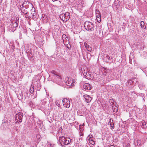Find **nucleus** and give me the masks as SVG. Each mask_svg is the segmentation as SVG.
I'll return each mask as SVG.
<instances>
[{
  "mask_svg": "<svg viewBox=\"0 0 147 147\" xmlns=\"http://www.w3.org/2000/svg\"><path fill=\"white\" fill-rule=\"evenodd\" d=\"M71 141V140L70 138L66 139L63 136L59 137V144H61V145L63 146L65 145H68L70 143Z\"/></svg>",
  "mask_w": 147,
  "mask_h": 147,
  "instance_id": "nucleus-1",
  "label": "nucleus"
},
{
  "mask_svg": "<svg viewBox=\"0 0 147 147\" xmlns=\"http://www.w3.org/2000/svg\"><path fill=\"white\" fill-rule=\"evenodd\" d=\"M18 20V19H17L16 18V20H14L11 21L10 26L11 27V28L9 29V31L13 32L16 30V28L18 26L19 22Z\"/></svg>",
  "mask_w": 147,
  "mask_h": 147,
  "instance_id": "nucleus-2",
  "label": "nucleus"
},
{
  "mask_svg": "<svg viewBox=\"0 0 147 147\" xmlns=\"http://www.w3.org/2000/svg\"><path fill=\"white\" fill-rule=\"evenodd\" d=\"M85 29L89 31L94 30L93 25L92 23L90 22L86 21L84 24Z\"/></svg>",
  "mask_w": 147,
  "mask_h": 147,
  "instance_id": "nucleus-3",
  "label": "nucleus"
},
{
  "mask_svg": "<svg viewBox=\"0 0 147 147\" xmlns=\"http://www.w3.org/2000/svg\"><path fill=\"white\" fill-rule=\"evenodd\" d=\"M23 116V113L21 112H19L16 114L15 115L16 122L19 123L22 122Z\"/></svg>",
  "mask_w": 147,
  "mask_h": 147,
  "instance_id": "nucleus-4",
  "label": "nucleus"
},
{
  "mask_svg": "<svg viewBox=\"0 0 147 147\" xmlns=\"http://www.w3.org/2000/svg\"><path fill=\"white\" fill-rule=\"evenodd\" d=\"M53 73L54 74V77L55 80L57 81V84L59 85H60L61 84V77L58 75H57L55 74L56 72L55 71H53Z\"/></svg>",
  "mask_w": 147,
  "mask_h": 147,
  "instance_id": "nucleus-5",
  "label": "nucleus"
},
{
  "mask_svg": "<svg viewBox=\"0 0 147 147\" xmlns=\"http://www.w3.org/2000/svg\"><path fill=\"white\" fill-rule=\"evenodd\" d=\"M63 103L64 106L67 108H69L70 105V101L67 99L64 98L63 100Z\"/></svg>",
  "mask_w": 147,
  "mask_h": 147,
  "instance_id": "nucleus-6",
  "label": "nucleus"
},
{
  "mask_svg": "<svg viewBox=\"0 0 147 147\" xmlns=\"http://www.w3.org/2000/svg\"><path fill=\"white\" fill-rule=\"evenodd\" d=\"M74 80H72L71 78H69L65 82L66 85L69 86H74Z\"/></svg>",
  "mask_w": 147,
  "mask_h": 147,
  "instance_id": "nucleus-7",
  "label": "nucleus"
},
{
  "mask_svg": "<svg viewBox=\"0 0 147 147\" xmlns=\"http://www.w3.org/2000/svg\"><path fill=\"white\" fill-rule=\"evenodd\" d=\"M38 126L39 128L42 131H45V128L43 125L42 121L39 120L37 122Z\"/></svg>",
  "mask_w": 147,
  "mask_h": 147,
  "instance_id": "nucleus-8",
  "label": "nucleus"
},
{
  "mask_svg": "<svg viewBox=\"0 0 147 147\" xmlns=\"http://www.w3.org/2000/svg\"><path fill=\"white\" fill-rule=\"evenodd\" d=\"M96 18L97 22H100L101 21V16L100 11L97 10H96Z\"/></svg>",
  "mask_w": 147,
  "mask_h": 147,
  "instance_id": "nucleus-9",
  "label": "nucleus"
},
{
  "mask_svg": "<svg viewBox=\"0 0 147 147\" xmlns=\"http://www.w3.org/2000/svg\"><path fill=\"white\" fill-rule=\"evenodd\" d=\"M31 16H30V18L34 19L36 18V12L35 11V8H33L31 9Z\"/></svg>",
  "mask_w": 147,
  "mask_h": 147,
  "instance_id": "nucleus-10",
  "label": "nucleus"
},
{
  "mask_svg": "<svg viewBox=\"0 0 147 147\" xmlns=\"http://www.w3.org/2000/svg\"><path fill=\"white\" fill-rule=\"evenodd\" d=\"M83 88L85 90H90L91 88V85L88 83H85L83 86Z\"/></svg>",
  "mask_w": 147,
  "mask_h": 147,
  "instance_id": "nucleus-11",
  "label": "nucleus"
},
{
  "mask_svg": "<svg viewBox=\"0 0 147 147\" xmlns=\"http://www.w3.org/2000/svg\"><path fill=\"white\" fill-rule=\"evenodd\" d=\"M26 3V6H25V8L26 9H29L30 10L33 8V6L32 4L28 1H25Z\"/></svg>",
  "mask_w": 147,
  "mask_h": 147,
  "instance_id": "nucleus-12",
  "label": "nucleus"
},
{
  "mask_svg": "<svg viewBox=\"0 0 147 147\" xmlns=\"http://www.w3.org/2000/svg\"><path fill=\"white\" fill-rule=\"evenodd\" d=\"M83 96L85 99L86 102L87 103L90 102L92 100L91 97L88 95H84Z\"/></svg>",
  "mask_w": 147,
  "mask_h": 147,
  "instance_id": "nucleus-13",
  "label": "nucleus"
},
{
  "mask_svg": "<svg viewBox=\"0 0 147 147\" xmlns=\"http://www.w3.org/2000/svg\"><path fill=\"white\" fill-rule=\"evenodd\" d=\"M89 72H88L87 73H86V74L85 75H84L85 78L86 79L89 80H92V77L91 74H90Z\"/></svg>",
  "mask_w": 147,
  "mask_h": 147,
  "instance_id": "nucleus-14",
  "label": "nucleus"
},
{
  "mask_svg": "<svg viewBox=\"0 0 147 147\" xmlns=\"http://www.w3.org/2000/svg\"><path fill=\"white\" fill-rule=\"evenodd\" d=\"M84 45L88 51H91L92 49L89 45L85 42L84 43Z\"/></svg>",
  "mask_w": 147,
  "mask_h": 147,
  "instance_id": "nucleus-15",
  "label": "nucleus"
},
{
  "mask_svg": "<svg viewBox=\"0 0 147 147\" xmlns=\"http://www.w3.org/2000/svg\"><path fill=\"white\" fill-rule=\"evenodd\" d=\"M59 18L63 22H65L67 21H66V19L65 16L64 15V13H62L60 14L59 16Z\"/></svg>",
  "mask_w": 147,
  "mask_h": 147,
  "instance_id": "nucleus-16",
  "label": "nucleus"
},
{
  "mask_svg": "<svg viewBox=\"0 0 147 147\" xmlns=\"http://www.w3.org/2000/svg\"><path fill=\"white\" fill-rule=\"evenodd\" d=\"M64 15L65 16V17L66 18V21H67L68 20L70 17V14L68 12H66L65 13H64Z\"/></svg>",
  "mask_w": 147,
  "mask_h": 147,
  "instance_id": "nucleus-17",
  "label": "nucleus"
},
{
  "mask_svg": "<svg viewBox=\"0 0 147 147\" xmlns=\"http://www.w3.org/2000/svg\"><path fill=\"white\" fill-rule=\"evenodd\" d=\"M140 24V26L143 29H145L146 28V26H145L144 22L143 21H142L141 22Z\"/></svg>",
  "mask_w": 147,
  "mask_h": 147,
  "instance_id": "nucleus-18",
  "label": "nucleus"
},
{
  "mask_svg": "<svg viewBox=\"0 0 147 147\" xmlns=\"http://www.w3.org/2000/svg\"><path fill=\"white\" fill-rule=\"evenodd\" d=\"M108 70L107 68L104 67L102 68V72L103 74H107L108 72Z\"/></svg>",
  "mask_w": 147,
  "mask_h": 147,
  "instance_id": "nucleus-19",
  "label": "nucleus"
},
{
  "mask_svg": "<svg viewBox=\"0 0 147 147\" xmlns=\"http://www.w3.org/2000/svg\"><path fill=\"white\" fill-rule=\"evenodd\" d=\"M112 107L113 112H117L118 111V109L117 107L116 106H115V107L114 106H112Z\"/></svg>",
  "mask_w": 147,
  "mask_h": 147,
  "instance_id": "nucleus-20",
  "label": "nucleus"
},
{
  "mask_svg": "<svg viewBox=\"0 0 147 147\" xmlns=\"http://www.w3.org/2000/svg\"><path fill=\"white\" fill-rule=\"evenodd\" d=\"M142 127L143 128H146L147 127V123L145 121L142 122Z\"/></svg>",
  "mask_w": 147,
  "mask_h": 147,
  "instance_id": "nucleus-21",
  "label": "nucleus"
},
{
  "mask_svg": "<svg viewBox=\"0 0 147 147\" xmlns=\"http://www.w3.org/2000/svg\"><path fill=\"white\" fill-rule=\"evenodd\" d=\"M21 12L23 13L24 14H26L27 13V11L25 10L24 8H22L21 9Z\"/></svg>",
  "mask_w": 147,
  "mask_h": 147,
  "instance_id": "nucleus-22",
  "label": "nucleus"
},
{
  "mask_svg": "<svg viewBox=\"0 0 147 147\" xmlns=\"http://www.w3.org/2000/svg\"><path fill=\"white\" fill-rule=\"evenodd\" d=\"M82 73L84 76L85 75L86 73H87L88 72H89V71H88L87 70H85L84 69L82 70Z\"/></svg>",
  "mask_w": 147,
  "mask_h": 147,
  "instance_id": "nucleus-23",
  "label": "nucleus"
},
{
  "mask_svg": "<svg viewBox=\"0 0 147 147\" xmlns=\"http://www.w3.org/2000/svg\"><path fill=\"white\" fill-rule=\"evenodd\" d=\"M26 3H25V1H24L22 4V5L20 6V9L22 8H24L23 7H25V6H26Z\"/></svg>",
  "mask_w": 147,
  "mask_h": 147,
  "instance_id": "nucleus-24",
  "label": "nucleus"
},
{
  "mask_svg": "<svg viewBox=\"0 0 147 147\" xmlns=\"http://www.w3.org/2000/svg\"><path fill=\"white\" fill-rule=\"evenodd\" d=\"M106 58L107 59V62H109V60L111 59V58L108 55H107L106 57Z\"/></svg>",
  "mask_w": 147,
  "mask_h": 147,
  "instance_id": "nucleus-25",
  "label": "nucleus"
},
{
  "mask_svg": "<svg viewBox=\"0 0 147 147\" xmlns=\"http://www.w3.org/2000/svg\"><path fill=\"white\" fill-rule=\"evenodd\" d=\"M34 91V88L32 87L31 88H30V93L32 94Z\"/></svg>",
  "mask_w": 147,
  "mask_h": 147,
  "instance_id": "nucleus-26",
  "label": "nucleus"
},
{
  "mask_svg": "<svg viewBox=\"0 0 147 147\" xmlns=\"http://www.w3.org/2000/svg\"><path fill=\"white\" fill-rule=\"evenodd\" d=\"M89 141L90 143L92 145H93L95 144L93 140L92 139L90 140H89Z\"/></svg>",
  "mask_w": 147,
  "mask_h": 147,
  "instance_id": "nucleus-27",
  "label": "nucleus"
},
{
  "mask_svg": "<svg viewBox=\"0 0 147 147\" xmlns=\"http://www.w3.org/2000/svg\"><path fill=\"white\" fill-rule=\"evenodd\" d=\"M92 135H89L88 138V140H91V139H92Z\"/></svg>",
  "mask_w": 147,
  "mask_h": 147,
  "instance_id": "nucleus-28",
  "label": "nucleus"
},
{
  "mask_svg": "<svg viewBox=\"0 0 147 147\" xmlns=\"http://www.w3.org/2000/svg\"><path fill=\"white\" fill-rule=\"evenodd\" d=\"M127 82L128 84H131L133 82V81L132 80H129L127 81Z\"/></svg>",
  "mask_w": 147,
  "mask_h": 147,
  "instance_id": "nucleus-29",
  "label": "nucleus"
},
{
  "mask_svg": "<svg viewBox=\"0 0 147 147\" xmlns=\"http://www.w3.org/2000/svg\"><path fill=\"white\" fill-rule=\"evenodd\" d=\"M110 125L111 126V127H112V128L113 129L114 128V124L113 123L111 124H110Z\"/></svg>",
  "mask_w": 147,
  "mask_h": 147,
  "instance_id": "nucleus-30",
  "label": "nucleus"
},
{
  "mask_svg": "<svg viewBox=\"0 0 147 147\" xmlns=\"http://www.w3.org/2000/svg\"><path fill=\"white\" fill-rule=\"evenodd\" d=\"M113 123V120L111 118L110 119V121H109L110 124L112 123Z\"/></svg>",
  "mask_w": 147,
  "mask_h": 147,
  "instance_id": "nucleus-31",
  "label": "nucleus"
},
{
  "mask_svg": "<svg viewBox=\"0 0 147 147\" xmlns=\"http://www.w3.org/2000/svg\"><path fill=\"white\" fill-rule=\"evenodd\" d=\"M28 95V92H26L24 93V96H27Z\"/></svg>",
  "mask_w": 147,
  "mask_h": 147,
  "instance_id": "nucleus-32",
  "label": "nucleus"
},
{
  "mask_svg": "<svg viewBox=\"0 0 147 147\" xmlns=\"http://www.w3.org/2000/svg\"><path fill=\"white\" fill-rule=\"evenodd\" d=\"M11 48L12 49H13V50L15 49V47L13 44L11 45Z\"/></svg>",
  "mask_w": 147,
  "mask_h": 147,
  "instance_id": "nucleus-33",
  "label": "nucleus"
},
{
  "mask_svg": "<svg viewBox=\"0 0 147 147\" xmlns=\"http://www.w3.org/2000/svg\"><path fill=\"white\" fill-rule=\"evenodd\" d=\"M134 143H135V144H136L137 145H138V141L137 140H135L134 141Z\"/></svg>",
  "mask_w": 147,
  "mask_h": 147,
  "instance_id": "nucleus-34",
  "label": "nucleus"
},
{
  "mask_svg": "<svg viewBox=\"0 0 147 147\" xmlns=\"http://www.w3.org/2000/svg\"><path fill=\"white\" fill-rule=\"evenodd\" d=\"M50 145V146L51 147H53V146L54 145V144H51Z\"/></svg>",
  "mask_w": 147,
  "mask_h": 147,
  "instance_id": "nucleus-35",
  "label": "nucleus"
},
{
  "mask_svg": "<svg viewBox=\"0 0 147 147\" xmlns=\"http://www.w3.org/2000/svg\"><path fill=\"white\" fill-rule=\"evenodd\" d=\"M83 135V133L82 132H80V136H82V135Z\"/></svg>",
  "mask_w": 147,
  "mask_h": 147,
  "instance_id": "nucleus-36",
  "label": "nucleus"
},
{
  "mask_svg": "<svg viewBox=\"0 0 147 147\" xmlns=\"http://www.w3.org/2000/svg\"><path fill=\"white\" fill-rule=\"evenodd\" d=\"M40 136L39 135H37L36 137L37 138H39Z\"/></svg>",
  "mask_w": 147,
  "mask_h": 147,
  "instance_id": "nucleus-37",
  "label": "nucleus"
},
{
  "mask_svg": "<svg viewBox=\"0 0 147 147\" xmlns=\"http://www.w3.org/2000/svg\"><path fill=\"white\" fill-rule=\"evenodd\" d=\"M56 0H52V1H55Z\"/></svg>",
  "mask_w": 147,
  "mask_h": 147,
  "instance_id": "nucleus-38",
  "label": "nucleus"
},
{
  "mask_svg": "<svg viewBox=\"0 0 147 147\" xmlns=\"http://www.w3.org/2000/svg\"><path fill=\"white\" fill-rule=\"evenodd\" d=\"M99 27H100V28H101V27H100V26H99Z\"/></svg>",
  "mask_w": 147,
  "mask_h": 147,
  "instance_id": "nucleus-39",
  "label": "nucleus"
},
{
  "mask_svg": "<svg viewBox=\"0 0 147 147\" xmlns=\"http://www.w3.org/2000/svg\"><path fill=\"white\" fill-rule=\"evenodd\" d=\"M65 36V35L64 34H63V36ZM65 36H66L65 35Z\"/></svg>",
  "mask_w": 147,
  "mask_h": 147,
  "instance_id": "nucleus-40",
  "label": "nucleus"
},
{
  "mask_svg": "<svg viewBox=\"0 0 147 147\" xmlns=\"http://www.w3.org/2000/svg\"><path fill=\"white\" fill-rule=\"evenodd\" d=\"M83 125H84V124H83Z\"/></svg>",
  "mask_w": 147,
  "mask_h": 147,
  "instance_id": "nucleus-41",
  "label": "nucleus"
},
{
  "mask_svg": "<svg viewBox=\"0 0 147 147\" xmlns=\"http://www.w3.org/2000/svg\"><path fill=\"white\" fill-rule=\"evenodd\" d=\"M97 18L98 19V20H99V18Z\"/></svg>",
  "mask_w": 147,
  "mask_h": 147,
  "instance_id": "nucleus-42",
  "label": "nucleus"
},
{
  "mask_svg": "<svg viewBox=\"0 0 147 147\" xmlns=\"http://www.w3.org/2000/svg\"><path fill=\"white\" fill-rule=\"evenodd\" d=\"M1 106H0V108H1Z\"/></svg>",
  "mask_w": 147,
  "mask_h": 147,
  "instance_id": "nucleus-43",
  "label": "nucleus"
}]
</instances>
